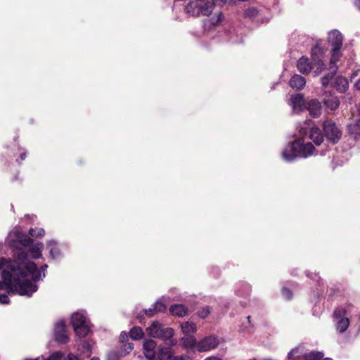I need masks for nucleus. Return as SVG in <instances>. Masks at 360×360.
I'll return each mask as SVG.
<instances>
[{
	"mask_svg": "<svg viewBox=\"0 0 360 360\" xmlns=\"http://www.w3.org/2000/svg\"><path fill=\"white\" fill-rule=\"evenodd\" d=\"M133 349L134 344L131 342L124 344L122 346V350L124 352V354H129Z\"/></svg>",
	"mask_w": 360,
	"mask_h": 360,
	"instance_id": "f704fd0d",
	"label": "nucleus"
},
{
	"mask_svg": "<svg viewBox=\"0 0 360 360\" xmlns=\"http://www.w3.org/2000/svg\"><path fill=\"white\" fill-rule=\"evenodd\" d=\"M258 15V11L255 7L248 8L245 10L244 15L245 18H254Z\"/></svg>",
	"mask_w": 360,
	"mask_h": 360,
	"instance_id": "2f4dec72",
	"label": "nucleus"
},
{
	"mask_svg": "<svg viewBox=\"0 0 360 360\" xmlns=\"http://www.w3.org/2000/svg\"><path fill=\"white\" fill-rule=\"evenodd\" d=\"M147 333L153 338L162 340L167 345H176L177 342L173 339L174 331L172 328H164L162 323L154 321L147 329Z\"/></svg>",
	"mask_w": 360,
	"mask_h": 360,
	"instance_id": "20e7f679",
	"label": "nucleus"
},
{
	"mask_svg": "<svg viewBox=\"0 0 360 360\" xmlns=\"http://www.w3.org/2000/svg\"><path fill=\"white\" fill-rule=\"evenodd\" d=\"M247 319H248V322L250 323H251V321H250V320H251V316H248L247 317Z\"/></svg>",
	"mask_w": 360,
	"mask_h": 360,
	"instance_id": "864d4df0",
	"label": "nucleus"
},
{
	"mask_svg": "<svg viewBox=\"0 0 360 360\" xmlns=\"http://www.w3.org/2000/svg\"><path fill=\"white\" fill-rule=\"evenodd\" d=\"M204 360H223V359L218 356H212L207 357Z\"/></svg>",
	"mask_w": 360,
	"mask_h": 360,
	"instance_id": "c03bdc74",
	"label": "nucleus"
},
{
	"mask_svg": "<svg viewBox=\"0 0 360 360\" xmlns=\"http://www.w3.org/2000/svg\"><path fill=\"white\" fill-rule=\"evenodd\" d=\"M219 343V340L215 336H207L198 342L197 350L203 352L214 349L217 347Z\"/></svg>",
	"mask_w": 360,
	"mask_h": 360,
	"instance_id": "f8f14e48",
	"label": "nucleus"
},
{
	"mask_svg": "<svg viewBox=\"0 0 360 360\" xmlns=\"http://www.w3.org/2000/svg\"><path fill=\"white\" fill-rule=\"evenodd\" d=\"M15 248L13 253V260H8L5 258L0 259V270L4 267L10 269L11 266H14L15 270L18 275L22 278L30 279L34 281H39L41 277V272L38 269L37 265L33 262L27 260V252L19 246L13 247Z\"/></svg>",
	"mask_w": 360,
	"mask_h": 360,
	"instance_id": "f257e3e1",
	"label": "nucleus"
},
{
	"mask_svg": "<svg viewBox=\"0 0 360 360\" xmlns=\"http://www.w3.org/2000/svg\"><path fill=\"white\" fill-rule=\"evenodd\" d=\"M156 347L157 344L153 340H147L143 342V353L146 359L156 356Z\"/></svg>",
	"mask_w": 360,
	"mask_h": 360,
	"instance_id": "f3484780",
	"label": "nucleus"
},
{
	"mask_svg": "<svg viewBox=\"0 0 360 360\" xmlns=\"http://www.w3.org/2000/svg\"><path fill=\"white\" fill-rule=\"evenodd\" d=\"M62 354L60 352H55L49 356L48 360H61Z\"/></svg>",
	"mask_w": 360,
	"mask_h": 360,
	"instance_id": "ea45409f",
	"label": "nucleus"
},
{
	"mask_svg": "<svg viewBox=\"0 0 360 360\" xmlns=\"http://www.w3.org/2000/svg\"><path fill=\"white\" fill-rule=\"evenodd\" d=\"M349 134L354 137V139H360V121L356 120L347 125Z\"/></svg>",
	"mask_w": 360,
	"mask_h": 360,
	"instance_id": "393cba45",
	"label": "nucleus"
},
{
	"mask_svg": "<svg viewBox=\"0 0 360 360\" xmlns=\"http://www.w3.org/2000/svg\"><path fill=\"white\" fill-rule=\"evenodd\" d=\"M323 103L331 110L338 109L340 104V101L338 96H333L330 92L327 91H325L323 94Z\"/></svg>",
	"mask_w": 360,
	"mask_h": 360,
	"instance_id": "4468645a",
	"label": "nucleus"
},
{
	"mask_svg": "<svg viewBox=\"0 0 360 360\" xmlns=\"http://www.w3.org/2000/svg\"><path fill=\"white\" fill-rule=\"evenodd\" d=\"M44 360H48V359H44Z\"/></svg>",
	"mask_w": 360,
	"mask_h": 360,
	"instance_id": "13d9d810",
	"label": "nucleus"
},
{
	"mask_svg": "<svg viewBox=\"0 0 360 360\" xmlns=\"http://www.w3.org/2000/svg\"><path fill=\"white\" fill-rule=\"evenodd\" d=\"M44 248V244L42 243H38L33 245L30 249L32 257L34 259H38L41 257V250Z\"/></svg>",
	"mask_w": 360,
	"mask_h": 360,
	"instance_id": "cd10ccee",
	"label": "nucleus"
},
{
	"mask_svg": "<svg viewBox=\"0 0 360 360\" xmlns=\"http://www.w3.org/2000/svg\"><path fill=\"white\" fill-rule=\"evenodd\" d=\"M298 352V348L292 349L288 354V357L289 359H292L293 356Z\"/></svg>",
	"mask_w": 360,
	"mask_h": 360,
	"instance_id": "79ce46f5",
	"label": "nucleus"
},
{
	"mask_svg": "<svg viewBox=\"0 0 360 360\" xmlns=\"http://www.w3.org/2000/svg\"><path fill=\"white\" fill-rule=\"evenodd\" d=\"M156 313L157 312L155 310L154 305H153L152 307H150L148 309H144V314L149 317L154 316Z\"/></svg>",
	"mask_w": 360,
	"mask_h": 360,
	"instance_id": "58836bf2",
	"label": "nucleus"
},
{
	"mask_svg": "<svg viewBox=\"0 0 360 360\" xmlns=\"http://www.w3.org/2000/svg\"><path fill=\"white\" fill-rule=\"evenodd\" d=\"M156 355L159 360H168L172 356V350L169 347H159Z\"/></svg>",
	"mask_w": 360,
	"mask_h": 360,
	"instance_id": "bb28decb",
	"label": "nucleus"
},
{
	"mask_svg": "<svg viewBox=\"0 0 360 360\" xmlns=\"http://www.w3.org/2000/svg\"><path fill=\"white\" fill-rule=\"evenodd\" d=\"M282 293L283 297L288 300H290L292 297V292L287 288H283Z\"/></svg>",
	"mask_w": 360,
	"mask_h": 360,
	"instance_id": "e433bc0d",
	"label": "nucleus"
},
{
	"mask_svg": "<svg viewBox=\"0 0 360 360\" xmlns=\"http://www.w3.org/2000/svg\"><path fill=\"white\" fill-rule=\"evenodd\" d=\"M155 307V310L156 312H163L166 310V305L160 301H157L155 304H153Z\"/></svg>",
	"mask_w": 360,
	"mask_h": 360,
	"instance_id": "473e14b6",
	"label": "nucleus"
},
{
	"mask_svg": "<svg viewBox=\"0 0 360 360\" xmlns=\"http://www.w3.org/2000/svg\"><path fill=\"white\" fill-rule=\"evenodd\" d=\"M127 338V335L125 333L122 332L120 335V339L122 342H124V340Z\"/></svg>",
	"mask_w": 360,
	"mask_h": 360,
	"instance_id": "a18cd8bd",
	"label": "nucleus"
},
{
	"mask_svg": "<svg viewBox=\"0 0 360 360\" xmlns=\"http://www.w3.org/2000/svg\"><path fill=\"white\" fill-rule=\"evenodd\" d=\"M181 342L182 345L187 349H193L195 348L197 349L198 342L196 338L192 335H185L181 339Z\"/></svg>",
	"mask_w": 360,
	"mask_h": 360,
	"instance_id": "b1692460",
	"label": "nucleus"
},
{
	"mask_svg": "<svg viewBox=\"0 0 360 360\" xmlns=\"http://www.w3.org/2000/svg\"><path fill=\"white\" fill-rule=\"evenodd\" d=\"M181 328L184 335H192L197 331L196 324L189 321L182 323Z\"/></svg>",
	"mask_w": 360,
	"mask_h": 360,
	"instance_id": "a878e982",
	"label": "nucleus"
},
{
	"mask_svg": "<svg viewBox=\"0 0 360 360\" xmlns=\"http://www.w3.org/2000/svg\"><path fill=\"white\" fill-rule=\"evenodd\" d=\"M29 234L32 237H42L45 234V231L42 228H31L29 230Z\"/></svg>",
	"mask_w": 360,
	"mask_h": 360,
	"instance_id": "7c9ffc66",
	"label": "nucleus"
},
{
	"mask_svg": "<svg viewBox=\"0 0 360 360\" xmlns=\"http://www.w3.org/2000/svg\"><path fill=\"white\" fill-rule=\"evenodd\" d=\"M59 254V251L56 248H52L50 250V255L53 258H56Z\"/></svg>",
	"mask_w": 360,
	"mask_h": 360,
	"instance_id": "a19ab883",
	"label": "nucleus"
},
{
	"mask_svg": "<svg viewBox=\"0 0 360 360\" xmlns=\"http://www.w3.org/2000/svg\"><path fill=\"white\" fill-rule=\"evenodd\" d=\"M333 86L339 92L344 93L347 90L349 87V83L346 78L338 76L335 79Z\"/></svg>",
	"mask_w": 360,
	"mask_h": 360,
	"instance_id": "412c9836",
	"label": "nucleus"
},
{
	"mask_svg": "<svg viewBox=\"0 0 360 360\" xmlns=\"http://www.w3.org/2000/svg\"><path fill=\"white\" fill-rule=\"evenodd\" d=\"M314 150L315 148L311 143H304L302 139H298L285 146L282 158L287 162H291L297 158H307L312 155Z\"/></svg>",
	"mask_w": 360,
	"mask_h": 360,
	"instance_id": "7ed1b4c3",
	"label": "nucleus"
},
{
	"mask_svg": "<svg viewBox=\"0 0 360 360\" xmlns=\"http://www.w3.org/2000/svg\"><path fill=\"white\" fill-rule=\"evenodd\" d=\"M215 4L206 1H193L189 2L185 7V11L193 17H198L200 14L209 16L214 7Z\"/></svg>",
	"mask_w": 360,
	"mask_h": 360,
	"instance_id": "39448f33",
	"label": "nucleus"
},
{
	"mask_svg": "<svg viewBox=\"0 0 360 360\" xmlns=\"http://www.w3.org/2000/svg\"><path fill=\"white\" fill-rule=\"evenodd\" d=\"M91 360H100L98 357L94 356Z\"/></svg>",
	"mask_w": 360,
	"mask_h": 360,
	"instance_id": "603ef678",
	"label": "nucleus"
},
{
	"mask_svg": "<svg viewBox=\"0 0 360 360\" xmlns=\"http://www.w3.org/2000/svg\"><path fill=\"white\" fill-rule=\"evenodd\" d=\"M169 311L172 315L183 317L188 314V308L184 304H176L170 307Z\"/></svg>",
	"mask_w": 360,
	"mask_h": 360,
	"instance_id": "4be33fe9",
	"label": "nucleus"
},
{
	"mask_svg": "<svg viewBox=\"0 0 360 360\" xmlns=\"http://www.w3.org/2000/svg\"><path fill=\"white\" fill-rule=\"evenodd\" d=\"M25 157H26V153H22V154L20 155V159H21L22 160H25Z\"/></svg>",
	"mask_w": 360,
	"mask_h": 360,
	"instance_id": "8fccbe9b",
	"label": "nucleus"
},
{
	"mask_svg": "<svg viewBox=\"0 0 360 360\" xmlns=\"http://www.w3.org/2000/svg\"><path fill=\"white\" fill-rule=\"evenodd\" d=\"M351 307V304H348L345 307L340 306L337 307L333 312V317L337 320L336 330L341 333L346 331L349 326L350 321L347 315Z\"/></svg>",
	"mask_w": 360,
	"mask_h": 360,
	"instance_id": "6e6552de",
	"label": "nucleus"
},
{
	"mask_svg": "<svg viewBox=\"0 0 360 360\" xmlns=\"http://www.w3.org/2000/svg\"><path fill=\"white\" fill-rule=\"evenodd\" d=\"M48 268V265L47 264H44L43 265L41 269L43 271H44L46 269Z\"/></svg>",
	"mask_w": 360,
	"mask_h": 360,
	"instance_id": "09e8293b",
	"label": "nucleus"
},
{
	"mask_svg": "<svg viewBox=\"0 0 360 360\" xmlns=\"http://www.w3.org/2000/svg\"><path fill=\"white\" fill-rule=\"evenodd\" d=\"M311 55L313 61L314 72L316 75H318L321 74L325 68V64L322 60L323 52L321 49L318 46L313 47Z\"/></svg>",
	"mask_w": 360,
	"mask_h": 360,
	"instance_id": "9d476101",
	"label": "nucleus"
},
{
	"mask_svg": "<svg viewBox=\"0 0 360 360\" xmlns=\"http://www.w3.org/2000/svg\"><path fill=\"white\" fill-rule=\"evenodd\" d=\"M13 268L2 269L1 276L4 279L0 281V290H8L11 293H18L20 295L31 296L37 290V285L33 284L30 279L22 278L17 274L14 264ZM15 266H17L15 265Z\"/></svg>",
	"mask_w": 360,
	"mask_h": 360,
	"instance_id": "f03ea898",
	"label": "nucleus"
},
{
	"mask_svg": "<svg viewBox=\"0 0 360 360\" xmlns=\"http://www.w3.org/2000/svg\"><path fill=\"white\" fill-rule=\"evenodd\" d=\"M54 337L55 340L58 343L65 344L69 341L66 325L64 321L61 320L56 323L54 328Z\"/></svg>",
	"mask_w": 360,
	"mask_h": 360,
	"instance_id": "ddd939ff",
	"label": "nucleus"
},
{
	"mask_svg": "<svg viewBox=\"0 0 360 360\" xmlns=\"http://www.w3.org/2000/svg\"><path fill=\"white\" fill-rule=\"evenodd\" d=\"M338 70L336 63L330 62L329 72L321 78V84L323 87L328 86Z\"/></svg>",
	"mask_w": 360,
	"mask_h": 360,
	"instance_id": "aec40b11",
	"label": "nucleus"
},
{
	"mask_svg": "<svg viewBox=\"0 0 360 360\" xmlns=\"http://www.w3.org/2000/svg\"><path fill=\"white\" fill-rule=\"evenodd\" d=\"M168 360H182V358L181 357H179V356H172Z\"/></svg>",
	"mask_w": 360,
	"mask_h": 360,
	"instance_id": "49530a36",
	"label": "nucleus"
},
{
	"mask_svg": "<svg viewBox=\"0 0 360 360\" xmlns=\"http://www.w3.org/2000/svg\"><path fill=\"white\" fill-rule=\"evenodd\" d=\"M65 360H79V359L73 354H68L67 359Z\"/></svg>",
	"mask_w": 360,
	"mask_h": 360,
	"instance_id": "37998d69",
	"label": "nucleus"
},
{
	"mask_svg": "<svg viewBox=\"0 0 360 360\" xmlns=\"http://www.w3.org/2000/svg\"><path fill=\"white\" fill-rule=\"evenodd\" d=\"M71 323L73 329L78 337L84 338L89 334L90 331L89 325L86 321V317L83 314L79 312L74 313L72 315Z\"/></svg>",
	"mask_w": 360,
	"mask_h": 360,
	"instance_id": "0eeeda50",
	"label": "nucleus"
},
{
	"mask_svg": "<svg viewBox=\"0 0 360 360\" xmlns=\"http://www.w3.org/2000/svg\"><path fill=\"white\" fill-rule=\"evenodd\" d=\"M107 360H120V356L115 351H112L108 354Z\"/></svg>",
	"mask_w": 360,
	"mask_h": 360,
	"instance_id": "c9c22d12",
	"label": "nucleus"
},
{
	"mask_svg": "<svg viewBox=\"0 0 360 360\" xmlns=\"http://www.w3.org/2000/svg\"><path fill=\"white\" fill-rule=\"evenodd\" d=\"M298 70L302 74H309L311 70H314V66L311 65L308 58L301 57L297 63Z\"/></svg>",
	"mask_w": 360,
	"mask_h": 360,
	"instance_id": "6ab92c4d",
	"label": "nucleus"
},
{
	"mask_svg": "<svg viewBox=\"0 0 360 360\" xmlns=\"http://www.w3.org/2000/svg\"><path fill=\"white\" fill-rule=\"evenodd\" d=\"M328 41L333 47L331 63H337L341 56L340 51L342 46V35L338 30H334L329 32Z\"/></svg>",
	"mask_w": 360,
	"mask_h": 360,
	"instance_id": "423d86ee",
	"label": "nucleus"
},
{
	"mask_svg": "<svg viewBox=\"0 0 360 360\" xmlns=\"http://www.w3.org/2000/svg\"><path fill=\"white\" fill-rule=\"evenodd\" d=\"M323 129L327 141L333 145L336 144L342 137V131L332 120H326L323 124Z\"/></svg>",
	"mask_w": 360,
	"mask_h": 360,
	"instance_id": "1a4fd4ad",
	"label": "nucleus"
},
{
	"mask_svg": "<svg viewBox=\"0 0 360 360\" xmlns=\"http://www.w3.org/2000/svg\"><path fill=\"white\" fill-rule=\"evenodd\" d=\"M48 245H55V242H54V241H53V240L49 241Z\"/></svg>",
	"mask_w": 360,
	"mask_h": 360,
	"instance_id": "3c124183",
	"label": "nucleus"
},
{
	"mask_svg": "<svg viewBox=\"0 0 360 360\" xmlns=\"http://www.w3.org/2000/svg\"><path fill=\"white\" fill-rule=\"evenodd\" d=\"M143 332L141 327L135 326L129 331V336L134 340H138L143 337Z\"/></svg>",
	"mask_w": 360,
	"mask_h": 360,
	"instance_id": "c85d7f7f",
	"label": "nucleus"
},
{
	"mask_svg": "<svg viewBox=\"0 0 360 360\" xmlns=\"http://www.w3.org/2000/svg\"><path fill=\"white\" fill-rule=\"evenodd\" d=\"M323 357V354L320 352H311L309 354L304 355V360H321Z\"/></svg>",
	"mask_w": 360,
	"mask_h": 360,
	"instance_id": "c756f323",
	"label": "nucleus"
},
{
	"mask_svg": "<svg viewBox=\"0 0 360 360\" xmlns=\"http://www.w3.org/2000/svg\"><path fill=\"white\" fill-rule=\"evenodd\" d=\"M309 126V124H307ZM309 131V138L316 145L320 146L324 139V135L323 134L321 130L316 127H301L300 129V132L305 135L307 134Z\"/></svg>",
	"mask_w": 360,
	"mask_h": 360,
	"instance_id": "9b49d317",
	"label": "nucleus"
},
{
	"mask_svg": "<svg viewBox=\"0 0 360 360\" xmlns=\"http://www.w3.org/2000/svg\"><path fill=\"white\" fill-rule=\"evenodd\" d=\"M307 276H308V277H311V276H310V275H309V274H308V273L307 274Z\"/></svg>",
	"mask_w": 360,
	"mask_h": 360,
	"instance_id": "4d7b16f0",
	"label": "nucleus"
},
{
	"mask_svg": "<svg viewBox=\"0 0 360 360\" xmlns=\"http://www.w3.org/2000/svg\"><path fill=\"white\" fill-rule=\"evenodd\" d=\"M25 360H39V358H37V359H27Z\"/></svg>",
	"mask_w": 360,
	"mask_h": 360,
	"instance_id": "5fc2aeb1",
	"label": "nucleus"
},
{
	"mask_svg": "<svg viewBox=\"0 0 360 360\" xmlns=\"http://www.w3.org/2000/svg\"><path fill=\"white\" fill-rule=\"evenodd\" d=\"M10 302V299L6 294L0 293V304H5Z\"/></svg>",
	"mask_w": 360,
	"mask_h": 360,
	"instance_id": "4c0bfd02",
	"label": "nucleus"
},
{
	"mask_svg": "<svg viewBox=\"0 0 360 360\" xmlns=\"http://www.w3.org/2000/svg\"><path fill=\"white\" fill-rule=\"evenodd\" d=\"M32 242L33 240L30 238L27 235L21 232H16L15 240L11 241L10 245L11 247H16L19 245L26 247L31 245Z\"/></svg>",
	"mask_w": 360,
	"mask_h": 360,
	"instance_id": "2eb2a0df",
	"label": "nucleus"
},
{
	"mask_svg": "<svg viewBox=\"0 0 360 360\" xmlns=\"http://www.w3.org/2000/svg\"><path fill=\"white\" fill-rule=\"evenodd\" d=\"M210 314V308L208 307H206L203 309H202L200 311H199L198 312V316L202 318V319H205L206 318L209 314Z\"/></svg>",
	"mask_w": 360,
	"mask_h": 360,
	"instance_id": "72a5a7b5",
	"label": "nucleus"
},
{
	"mask_svg": "<svg viewBox=\"0 0 360 360\" xmlns=\"http://www.w3.org/2000/svg\"><path fill=\"white\" fill-rule=\"evenodd\" d=\"M355 5L360 10V0H356Z\"/></svg>",
	"mask_w": 360,
	"mask_h": 360,
	"instance_id": "de8ad7c7",
	"label": "nucleus"
},
{
	"mask_svg": "<svg viewBox=\"0 0 360 360\" xmlns=\"http://www.w3.org/2000/svg\"><path fill=\"white\" fill-rule=\"evenodd\" d=\"M148 360H157V359H155V358L148 359Z\"/></svg>",
	"mask_w": 360,
	"mask_h": 360,
	"instance_id": "6e6d98bb",
	"label": "nucleus"
},
{
	"mask_svg": "<svg viewBox=\"0 0 360 360\" xmlns=\"http://www.w3.org/2000/svg\"><path fill=\"white\" fill-rule=\"evenodd\" d=\"M306 84V79L304 77L295 75L290 80V86L296 89H302Z\"/></svg>",
	"mask_w": 360,
	"mask_h": 360,
	"instance_id": "5701e85b",
	"label": "nucleus"
},
{
	"mask_svg": "<svg viewBox=\"0 0 360 360\" xmlns=\"http://www.w3.org/2000/svg\"><path fill=\"white\" fill-rule=\"evenodd\" d=\"M321 103L316 98L311 99L307 103V110H309L310 115L314 117H318L321 115Z\"/></svg>",
	"mask_w": 360,
	"mask_h": 360,
	"instance_id": "a211bd4d",
	"label": "nucleus"
},
{
	"mask_svg": "<svg viewBox=\"0 0 360 360\" xmlns=\"http://www.w3.org/2000/svg\"><path fill=\"white\" fill-rule=\"evenodd\" d=\"M290 105L295 110H304L305 108V101L304 96L301 94L292 95L290 99Z\"/></svg>",
	"mask_w": 360,
	"mask_h": 360,
	"instance_id": "dca6fc26",
	"label": "nucleus"
}]
</instances>
